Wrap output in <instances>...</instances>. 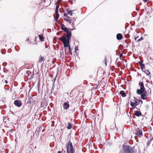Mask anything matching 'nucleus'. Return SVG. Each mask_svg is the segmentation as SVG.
Here are the masks:
<instances>
[{"instance_id":"f257e3e1","label":"nucleus","mask_w":153,"mask_h":153,"mask_svg":"<svg viewBox=\"0 0 153 153\" xmlns=\"http://www.w3.org/2000/svg\"><path fill=\"white\" fill-rule=\"evenodd\" d=\"M139 86L140 87V89H137L136 91L137 94H140L142 93L148 95V97L150 96L149 95L147 91L145 90V88L144 87V84L143 82L140 81L138 83Z\"/></svg>"},{"instance_id":"f03ea898","label":"nucleus","mask_w":153,"mask_h":153,"mask_svg":"<svg viewBox=\"0 0 153 153\" xmlns=\"http://www.w3.org/2000/svg\"><path fill=\"white\" fill-rule=\"evenodd\" d=\"M59 39L64 44V48H67L70 46V40L71 39V38L69 39V41L68 40V38H66V37L64 36H63L62 37L60 38Z\"/></svg>"},{"instance_id":"7ed1b4c3","label":"nucleus","mask_w":153,"mask_h":153,"mask_svg":"<svg viewBox=\"0 0 153 153\" xmlns=\"http://www.w3.org/2000/svg\"><path fill=\"white\" fill-rule=\"evenodd\" d=\"M67 153H74L75 150L72 143L69 141L66 143Z\"/></svg>"},{"instance_id":"20e7f679","label":"nucleus","mask_w":153,"mask_h":153,"mask_svg":"<svg viewBox=\"0 0 153 153\" xmlns=\"http://www.w3.org/2000/svg\"><path fill=\"white\" fill-rule=\"evenodd\" d=\"M123 150L125 153H135L134 148L129 145H125L123 148Z\"/></svg>"},{"instance_id":"39448f33","label":"nucleus","mask_w":153,"mask_h":153,"mask_svg":"<svg viewBox=\"0 0 153 153\" xmlns=\"http://www.w3.org/2000/svg\"><path fill=\"white\" fill-rule=\"evenodd\" d=\"M62 30L65 32L66 33V38H68V40L69 41V39L71 38V31H69V29L66 27H62Z\"/></svg>"},{"instance_id":"423d86ee","label":"nucleus","mask_w":153,"mask_h":153,"mask_svg":"<svg viewBox=\"0 0 153 153\" xmlns=\"http://www.w3.org/2000/svg\"><path fill=\"white\" fill-rule=\"evenodd\" d=\"M46 103L47 101L45 100H42L41 104V107L45 108L47 106Z\"/></svg>"},{"instance_id":"0eeeda50","label":"nucleus","mask_w":153,"mask_h":153,"mask_svg":"<svg viewBox=\"0 0 153 153\" xmlns=\"http://www.w3.org/2000/svg\"><path fill=\"white\" fill-rule=\"evenodd\" d=\"M14 104L16 106L19 107H20L22 105L21 101L18 100L14 101Z\"/></svg>"},{"instance_id":"6e6552de","label":"nucleus","mask_w":153,"mask_h":153,"mask_svg":"<svg viewBox=\"0 0 153 153\" xmlns=\"http://www.w3.org/2000/svg\"><path fill=\"white\" fill-rule=\"evenodd\" d=\"M130 105L132 107H134L135 106H137L139 105V103L138 101H135V102H133L131 101H130Z\"/></svg>"},{"instance_id":"1a4fd4ad","label":"nucleus","mask_w":153,"mask_h":153,"mask_svg":"<svg viewBox=\"0 0 153 153\" xmlns=\"http://www.w3.org/2000/svg\"><path fill=\"white\" fill-rule=\"evenodd\" d=\"M42 128V126H40L39 127L37 128L36 130V134L37 136H38L39 134V133L41 131Z\"/></svg>"},{"instance_id":"9d476101","label":"nucleus","mask_w":153,"mask_h":153,"mask_svg":"<svg viewBox=\"0 0 153 153\" xmlns=\"http://www.w3.org/2000/svg\"><path fill=\"white\" fill-rule=\"evenodd\" d=\"M136 134L138 136H140L142 134V131L141 130H137L135 132Z\"/></svg>"},{"instance_id":"9b49d317","label":"nucleus","mask_w":153,"mask_h":153,"mask_svg":"<svg viewBox=\"0 0 153 153\" xmlns=\"http://www.w3.org/2000/svg\"><path fill=\"white\" fill-rule=\"evenodd\" d=\"M63 107L65 109L67 110L69 107V104L68 103L65 102L63 104Z\"/></svg>"},{"instance_id":"f8f14e48","label":"nucleus","mask_w":153,"mask_h":153,"mask_svg":"<svg viewBox=\"0 0 153 153\" xmlns=\"http://www.w3.org/2000/svg\"><path fill=\"white\" fill-rule=\"evenodd\" d=\"M140 95H141L140 97L143 100H146L148 97V95L144 94L143 93H142Z\"/></svg>"},{"instance_id":"ddd939ff","label":"nucleus","mask_w":153,"mask_h":153,"mask_svg":"<svg viewBox=\"0 0 153 153\" xmlns=\"http://www.w3.org/2000/svg\"><path fill=\"white\" fill-rule=\"evenodd\" d=\"M123 38L122 35L120 33H118L117 35V38L118 40L121 39Z\"/></svg>"},{"instance_id":"4468645a","label":"nucleus","mask_w":153,"mask_h":153,"mask_svg":"<svg viewBox=\"0 0 153 153\" xmlns=\"http://www.w3.org/2000/svg\"><path fill=\"white\" fill-rule=\"evenodd\" d=\"M66 10L68 14H69L71 16H72L73 15V13L72 11H73V10H69V8H67L66 9Z\"/></svg>"},{"instance_id":"2eb2a0df","label":"nucleus","mask_w":153,"mask_h":153,"mask_svg":"<svg viewBox=\"0 0 153 153\" xmlns=\"http://www.w3.org/2000/svg\"><path fill=\"white\" fill-rule=\"evenodd\" d=\"M120 94L123 97H126V94L123 91H121L120 92Z\"/></svg>"},{"instance_id":"dca6fc26","label":"nucleus","mask_w":153,"mask_h":153,"mask_svg":"<svg viewBox=\"0 0 153 153\" xmlns=\"http://www.w3.org/2000/svg\"><path fill=\"white\" fill-rule=\"evenodd\" d=\"M134 114L136 116L138 117H139L141 115V113L140 112L138 111H135Z\"/></svg>"},{"instance_id":"f3484780","label":"nucleus","mask_w":153,"mask_h":153,"mask_svg":"<svg viewBox=\"0 0 153 153\" xmlns=\"http://www.w3.org/2000/svg\"><path fill=\"white\" fill-rule=\"evenodd\" d=\"M142 71L144 72L147 76H149L150 74V72L148 70L145 69L143 70V71Z\"/></svg>"},{"instance_id":"a211bd4d","label":"nucleus","mask_w":153,"mask_h":153,"mask_svg":"<svg viewBox=\"0 0 153 153\" xmlns=\"http://www.w3.org/2000/svg\"><path fill=\"white\" fill-rule=\"evenodd\" d=\"M59 17V14H56V16L55 17L54 21H55L56 22H57L58 18Z\"/></svg>"},{"instance_id":"6ab92c4d","label":"nucleus","mask_w":153,"mask_h":153,"mask_svg":"<svg viewBox=\"0 0 153 153\" xmlns=\"http://www.w3.org/2000/svg\"><path fill=\"white\" fill-rule=\"evenodd\" d=\"M39 37L41 41L42 42L44 40V38L42 34L39 35Z\"/></svg>"},{"instance_id":"aec40b11","label":"nucleus","mask_w":153,"mask_h":153,"mask_svg":"<svg viewBox=\"0 0 153 153\" xmlns=\"http://www.w3.org/2000/svg\"><path fill=\"white\" fill-rule=\"evenodd\" d=\"M140 68L141 69V70H142V71H143V70H144V69H145L144 68H145V64H141L140 65Z\"/></svg>"},{"instance_id":"412c9836","label":"nucleus","mask_w":153,"mask_h":153,"mask_svg":"<svg viewBox=\"0 0 153 153\" xmlns=\"http://www.w3.org/2000/svg\"><path fill=\"white\" fill-rule=\"evenodd\" d=\"M68 126L67 127V129H71L72 127V124H71L70 123H68Z\"/></svg>"},{"instance_id":"4be33fe9","label":"nucleus","mask_w":153,"mask_h":153,"mask_svg":"<svg viewBox=\"0 0 153 153\" xmlns=\"http://www.w3.org/2000/svg\"><path fill=\"white\" fill-rule=\"evenodd\" d=\"M59 8V6L56 5V7L55 9V13L56 14H58V9Z\"/></svg>"},{"instance_id":"5701e85b","label":"nucleus","mask_w":153,"mask_h":153,"mask_svg":"<svg viewBox=\"0 0 153 153\" xmlns=\"http://www.w3.org/2000/svg\"><path fill=\"white\" fill-rule=\"evenodd\" d=\"M152 140V139H151V138L149 139H148V141H147V145L148 146H149V145H150V143H151V142Z\"/></svg>"},{"instance_id":"b1692460","label":"nucleus","mask_w":153,"mask_h":153,"mask_svg":"<svg viewBox=\"0 0 153 153\" xmlns=\"http://www.w3.org/2000/svg\"><path fill=\"white\" fill-rule=\"evenodd\" d=\"M64 19L65 21L67 22H68V23H69V24H71V19H67L66 18H64Z\"/></svg>"},{"instance_id":"393cba45","label":"nucleus","mask_w":153,"mask_h":153,"mask_svg":"<svg viewBox=\"0 0 153 153\" xmlns=\"http://www.w3.org/2000/svg\"><path fill=\"white\" fill-rule=\"evenodd\" d=\"M68 49H69V53L70 54H72V51H71V47H70V46H69L68 47Z\"/></svg>"},{"instance_id":"a878e982","label":"nucleus","mask_w":153,"mask_h":153,"mask_svg":"<svg viewBox=\"0 0 153 153\" xmlns=\"http://www.w3.org/2000/svg\"><path fill=\"white\" fill-rule=\"evenodd\" d=\"M39 60L40 62H42L43 60V58L41 56H40Z\"/></svg>"},{"instance_id":"bb28decb","label":"nucleus","mask_w":153,"mask_h":153,"mask_svg":"<svg viewBox=\"0 0 153 153\" xmlns=\"http://www.w3.org/2000/svg\"><path fill=\"white\" fill-rule=\"evenodd\" d=\"M147 92L148 93V94L150 96L151 94V90L150 88H149V89L148 90Z\"/></svg>"},{"instance_id":"cd10ccee","label":"nucleus","mask_w":153,"mask_h":153,"mask_svg":"<svg viewBox=\"0 0 153 153\" xmlns=\"http://www.w3.org/2000/svg\"><path fill=\"white\" fill-rule=\"evenodd\" d=\"M34 73H33V74H32L30 76V77L29 78V79L30 80L31 79H32V78H33L34 77Z\"/></svg>"},{"instance_id":"c85d7f7f","label":"nucleus","mask_w":153,"mask_h":153,"mask_svg":"<svg viewBox=\"0 0 153 153\" xmlns=\"http://www.w3.org/2000/svg\"><path fill=\"white\" fill-rule=\"evenodd\" d=\"M143 39V38L142 37H141L139 39H138L137 41V42H139L141 40H142Z\"/></svg>"},{"instance_id":"c756f323","label":"nucleus","mask_w":153,"mask_h":153,"mask_svg":"<svg viewBox=\"0 0 153 153\" xmlns=\"http://www.w3.org/2000/svg\"><path fill=\"white\" fill-rule=\"evenodd\" d=\"M134 100H133L134 102H135V101H138V99H137L135 97H134Z\"/></svg>"},{"instance_id":"7c9ffc66","label":"nucleus","mask_w":153,"mask_h":153,"mask_svg":"<svg viewBox=\"0 0 153 153\" xmlns=\"http://www.w3.org/2000/svg\"><path fill=\"white\" fill-rule=\"evenodd\" d=\"M33 100V98H30V100H28V103H30L31 101H32Z\"/></svg>"},{"instance_id":"2f4dec72","label":"nucleus","mask_w":153,"mask_h":153,"mask_svg":"<svg viewBox=\"0 0 153 153\" xmlns=\"http://www.w3.org/2000/svg\"><path fill=\"white\" fill-rule=\"evenodd\" d=\"M64 16L65 17H66L67 16V18H70L68 16H67V14L66 13H64Z\"/></svg>"},{"instance_id":"473e14b6","label":"nucleus","mask_w":153,"mask_h":153,"mask_svg":"<svg viewBox=\"0 0 153 153\" xmlns=\"http://www.w3.org/2000/svg\"><path fill=\"white\" fill-rule=\"evenodd\" d=\"M138 101L139 103H141V104H142L143 103V101L141 100H140V99H138Z\"/></svg>"},{"instance_id":"72a5a7b5","label":"nucleus","mask_w":153,"mask_h":153,"mask_svg":"<svg viewBox=\"0 0 153 153\" xmlns=\"http://www.w3.org/2000/svg\"><path fill=\"white\" fill-rule=\"evenodd\" d=\"M65 27V25L63 24H62L61 25V29H62V27Z\"/></svg>"},{"instance_id":"f704fd0d","label":"nucleus","mask_w":153,"mask_h":153,"mask_svg":"<svg viewBox=\"0 0 153 153\" xmlns=\"http://www.w3.org/2000/svg\"><path fill=\"white\" fill-rule=\"evenodd\" d=\"M75 50L76 51L78 50V47L77 46H76L75 48Z\"/></svg>"},{"instance_id":"c9c22d12","label":"nucleus","mask_w":153,"mask_h":153,"mask_svg":"<svg viewBox=\"0 0 153 153\" xmlns=\"http://www.w3.org/2000/svg\"><path fill=\"white\" fill-rule=\"evenodd\" d=\"M125 37L126 38H128L129 37V34L125 35Z\"/></svg>"},{"instance_id":"e433bc0d","label":"nucleus","mask_w":153,"mask_h":153,"mask_svg":"<svg viewBox=\"0 0 153 153\" xmlns=\"http://www.w3.org/2000/svg\"><path fill=\"white\" fill-rule=\"evenodd\" d=\"M106 58H105V59L104 60V62H105L106 66L107 65Z\"/></svg>"},{"instance_id":"4c0bfd02","label":"nucleus","mask_w":153,"mask_h":153,"mask_svg":"<svg viewBox=\"0 0 153 153\" xmlns=\"http://www.w3.org/2000/svg\"><path fill=\"white\" fill-rule=\"evenodd\" d=\"M143 62V61H141V62H139V61L138 62V63L139 64V65H140L141 64H143V63H142Z\"/></svg>"},{"instance_id":"58836bf2","label":"nucleus","mask_w":153,"mask_h":153,"mask_svg":"<svg viewBox=\"0 0 153 153\" xmlns=\"http://www.w3.org/2000/svg\"><path fill=\"white\" fill-rule=\"evenodd\" d=\"M3 65L4 66H5L7 65V63L6 62H5L3 63Z\"/></svg>"},{"instance_id":"ea45409f","label":"nucleus","mask_w":153,"mask_h":153,"mask_svg":"<svg viewBox=\"0 0 153 153\" xmlns=\"http://www.w3.org/2000/svg\"><path fill=\"white\" fill-rule=\"evenodd\" d=\"M56 37H54L53 38V40H54V42H53V43H56V42H55V40H56Z\"/></svg>"},{"instance_id":"a19ab883","label":"nucleus","mask_w":153,"mask_h":153,"mask_svg":"<svg viewBox=\"0 0 153 153\" xmlns=\"http://www.w3.org/2000/svg\"><path fill=\"white\" fill-rule=\"evenodd\" d=\"M9 131L10 132V133H12V131H13V130L12 129H10Z\"/></svg>"},{"instance_id":"79ce46f5","label":"nucleus","mask_w":153,"mask_h":153,"mask_svg":"<svg viewBox=\"0 0 153 153\" xmlns=\"http://www.w3.org/2000/svg\"><path fill=\"white\" fill-rule=\"evenodd\" d=\"M8 71L7 70H4V72L5 73H7Z\"/></svg>"},{"instance_id":"37998d69","label":"nucleus","mask_w":153,"mask_h":153,"mask_svg":"<svg viewBox=\"0 0 153 153\" xmlns=\"http://www.w3.org/2000/svg\"><path fill=\"white\" fill-rule=\"evenodd\" d=\"M60 33H59V32H57L56 33V35H58H58H60Z\"/></svg>"},{"instance_id":"c03bdc74","label":"nucleus","mask_w":153,"mask_h":153,"mask_svg":"<svg viewBox=\"0 0 153 153\" xmlns=\"http://www.w3.org/2000/svg\"><path fill=\"white\" fill-rule=\"evenodd\" d=\"M123 56V54L122 53H121L120 54V57H121V56Z\"/></svg>"},{"instance_id":"a18cd8bd","label":"nucleus","mask_w":153,"mask_h":153,"mask_svg":"<svg viewBox=\"0 0 153 153\" xmlns=\"http://www.w3.org/2000/svg\"><path fill=\"white\" fill-rule=\"evenodd\" d=\"M4 82L5 83H6V84H7L8 83V81L7 80H5Z\"/></svg>"},{"instance_id":"49530a36","label":"nucleus","mask_w":153,"mask_h":153,"mask_svg":"<svg viewBox=\"0 0 153 153\" xmlns=\"http://www.w3.org/2000/svg\"><path fill=\"white\" fill-rule=\"evenodd\" d=\"M138 38V37H136L135 38V41H136L137 40V39Z\"/></svg>"},{"instance_id":"de8ad7c7","label":"nucleus","mask_w":153,"mask_h":153,"mask_svg":"<svg viewBox=\"0 0 153 153\" xmlns=\"http://www.w3.org/2000/svg\"><path fill=\"white\" fill-rule=\"evenodd\" d=\"M29 41V38H27V40H26V41Z\"/></svg>"},{"instance_id":"09e8293b","label":"nucleus","mask_w":153,"mask_h":153,"mask_svg":"<svg viewBox=\"0 0 153 153\" xmlns=\"http://www.w3.org/2000/svg\"><path fill=\"white\" fill-rule=\"evenodd\" d=\"M57 153H61V152L60 151H58Z\"/></svg>"},{"instance_id":"8fccbe9b","label":"nucleus","mask_w":153,"mask_h":153,"mask_svg":"<svg viewBox=\"0 0 153 153\" xmlns=\"http://www.w3.org/2000/svg\"><path fill=\"white\" fill-rule=\"evenodd\" d=\"M59 33H60V34L62 32V31H60L59 32Z\"/></svg>"},{"instance_id":"3c124183","label":"nucleus","mask_w":153,"mask_h":153,"mask_svg":"<svg viewBox=\"0 0 153 153\" xmlns=\"http://www.w3.org/2000/svg\"><path fill=\"white\" fill-rule=\"evenodd\" d=\"M48 46H47V45H46V46H45V48H48Z\"/></svg>"},{"instance_id":"603ef678","label":"nucleus","mask_w":153,"mask_h":153,"mask_svg":"<svg viewBox=\"0 0 153 153\" xmlns=\"http://www.w3.org/2000/svg\"><path fill=\"white\" fill-rule=\"evenodd\" d=\"M67 50V49H66V48H65V51H66V50Z\"/></svg>"},{"instance_id":"864d4df0","label":"nucleus","mask_w":153,"mask_h":153,"mask_svg":"<svg viewBox=\"0 0 153 153\" xmlns=\"http://www.w3.org/2000/svg\"><path fill=\"white\" fill-rule=\"evenodd\" d=\"M2 54H4V53L2 52Z\"/></svg>"},{"instance_id":"5fc2aeb1","label":"nucleus","mask_w":153,"mask_h":153,"mask_svg":"<svg viewBox=\"0 0 153 153\" xmlns=\"http://www.w3.org/2000/svg\"><path fill=\"white\" fill-rule=\"evenodd\" d=\"M2 54H4V53L2 52Z\"/></svg>"},{"instance_id":"6e6d98bb","label":"nucleus","mask_w":153,"mask_h":153,"mask_svg":"<svg viewBox=\"0 0 153 153\" xmlns=\"http://www.w3.org/2000/svg\"><path fill=\"white\" fill-rule=\"evenodd\" d=\"M135 108H136V107H135L134 108V109Z\"/></svg>"},{"instance_id":"4d7b16f0","label":"nucleus","mask_w":153,"mask_h":153,"mask_svg":"<svg viewBox=\"0 0 153 153\" xmlns=\"http://www.w3.org/2000/svg\"><path fill=\"white\" fill-rule=\"evenodd\" d=\"M44 1L45 2V0H44Z\"/></svg>"},{"instance_id":"13d9d810","label":"nucleus","mask_w":153,"mask_h":153,"mask_svg":"<svg viewBox=\"0 0 153 153\" xmlns=\"http://www.w3.org/2000/svg\"><path fill=\"white\" fill-rule=\"evenodd\" d=\"M143 1H145V0H143Z\"/></svg>"}]
</instances>
